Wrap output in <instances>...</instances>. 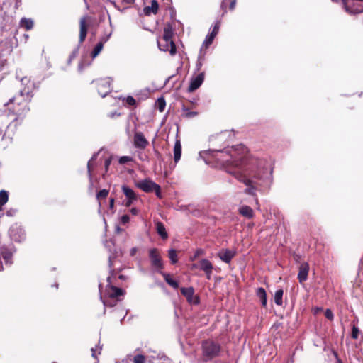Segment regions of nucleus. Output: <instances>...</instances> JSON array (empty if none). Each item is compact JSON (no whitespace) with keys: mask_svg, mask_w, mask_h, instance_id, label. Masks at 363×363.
Instances as JSON below:
<instances>
[{"mask_svg":"<svg viewBox=\"0 0 363 363\" xmlns=\"http://www.w3.org/2000/svg\"><path fill=\"white\" fill-rule=\"evenodd\" d=\"M213 157L217 162L226 168L227 172L229 171H247V166L254 164L257 160L252 158H248L246 155V148L242 145H238L230 148L223 150H215Z\"/></svg>","mask_w":363,"mask_h":363,"instance_id":"nucleus-1","label":"nucleus"},{"mask_svg":"<svg viewBox=\"0 0 363 363\" xmlns=\"http://www.w3.org/2000/svg\"><path fill=\"white\" fill-rule=\"evenodd\" d=\"M95 85L98 94L101 97H105L111 91V83L108 78L100 79L95 81Z\"/></svg>","mask_w":363,"mask_h":363,"instance_id":"nucleus-9","label":"nucleus"},{"mask_svg":"<svg viewBox=\"0 0 363 363\" xmlns=\"http://www.w3.org/2000/svg\"><path fill=\"white\" fill-rule=\"evenodd\" d=\"M309 272V264L307 262L301 263L299 266L298 274V281L302 284L308 279Z\"/></svg>","mask_w":363,"mask_h":363,"instance_id":"nucleus-16","label":"nucleus"},{"mask_svg":"<svg viewBox=\"0 0 363 363\" xmlns=\"http://www.w3.org/2000/svg\"><path fill=\"white\" fill-rule=\"evenodd\" d=\"M334 2H337L338 0H332Z\"/></svg>","mask_w":363,"mask_h":363,"instance_id":"nucleus-61","label":"nucleus"},{"mask_svg":"<svg viewBox=\"0 0 363 363\" xmlns=\"http://www.w3.org/2000/svg\"><path fill=\"white\" fill-rule=\"evenodd\" d=\"M87 16L82 17L79 21V43L82 44L87 35L88 32V23Z\"/></svg>","mask_w":363,"mask_h":363,"instance_id":"nucleus-12","label":"nucleus"},{"mask_svg":"<svg viewBox=\"0 0 363 363\" xmlns=\"http://www.w3.org/2000/svg\"><path fill=\"white\" fill-rule=\"evenodd\" d=\"M181 294L186 297L189 303L199 304V298L194 296V289L193 287H182L180 289Z\"/></svg>","mask_w":363,"mask_h":363,"instance_id":"nucleus-11","label":"nucleus"},{"mask_svg":"<svg viewBox=\"0 0 363 363\" xmlns=\"http://www.w3.org/2000/svg\"><path fill=\"white\" fill-rule=\"evenodd\" d=\"M9 200V194L5 190L0 191V211H2V207L5 205Z\"/></svg>","mask_w":363,"mask_h":363,"instance_id":"nucleus-30","label":"nucleus"},{"mask_svg":"<svg viewBox=\"0 0 363 363\" xmlns=\"http://www.w3.org/2000/svg\"><path fill=\"white\" fill-rule=\"evenodd\" d=\"M200 263V269L203 270L206 275V278L209 280L211 278V274L213 272V264L212 263L206 259H202L199 261Z\"/></svg>","mask_w":363,"mask_h":363,"instance_id":"nucleus-17","label":"nucleus"},{"mask_svg":"<svg viewBox=\"0 0 363 363\" xmlns=\"http://www.w3.org/2000/svg\"><path fill=\"white\" fill-rule=\"evenodd\" d=\"M359 328L355 325H353V326L352 328V333H351L352 338L357 340L359 337Z\"/></svg>","mask_w":363,"mask_h":363,"instance_id":"nucleus-41","label":"nucleus"},{"mask_svg":"<svg viewBox=\"0 0 363 363\" xmlns=\"http://www.w3.org/2000/svg\"><path fill=\"white\" fill-rule=\"evenodd\" d=\"M202 252V250H197L196 253V256L199 255V254H201Z\"/></svg>","mask_w":363,"mask_h":363,"instance_id":"nucleus-55","label":"nucleus"},{"mask_svg":"<svg viewBox=\"0 0 363 363\" xmlns=\"http://www.w3.org/2000/svg\"><path fill=\"white\" fill-rule=\"evenodd\" d=\"M284 291L282 289L277 290L274 294V302L277 306H282L283 301L282 297Z\"/></svg>","mask_w":363,"mask_h":363,"instance_id":"nucleus-32","label":"nucleus"},{"mask_svg":"<svg viewBox=\"0 0 363 363\" xmlns=\"http://www.w3.org/2000/svg\"><path fill=\"white\" fill-rule=\"evenodd\" d=\"M342 3H343L344 7H345L346 11L348 12V13H359L363 12V8L362 7H361V8H354V9L351 8L350 6H349L347 5V3L346 0H342Z\"/></svg>","mask_w":363,"mask_h":363,"instance_id":"nucleus-31","label":"nucleus"},{"mask_svg":"<svg viewBox=\"0 0 363 363\" xmlns=\"http://www.w3.org/2000/svg\"><path fill=\"white\" fill-rule=\"evenodd\" d=\"M238 212L241 216H242L248 219L253 218L255 216V213H254L253 209L250 206H247V205H243V206H240L238 209Z\"/></svg>","mask_w":363,"mask_h":363,"instance_id":"nucleus-19","label":"nucleus"},{"mask_svg":"<svg viewBox=\"0 0 363 363\" xmlns=\"http://www.w3.org/2000/svg\"><path fill=\"white\" fill-rule=\"evenodd\" d=\"M155 154L157 155V157H161L160 153L157 150H155Z\"/></svg>","mask_w":363,"mask_h":363,"instance_id":"nucleus-54","label":"nucleus"},{"mask_svg":"<svg viewBox=\"0 0 363 363\" xmlns=\"http://www.w3.org/2000/svg\"><path fill=\"white\" fill-rule=\"evenodd\" d=\"M160 274H162L165 281L171 286L172 288L177 289L179 288V283L178 281L174 280L171 275L169 274L165 273V272H160Z\"/></svg>","mask_w":363,"mask_h":363,"instance_id":"nucleus-25","label":"nucleus"},{"mask_svg":"<svg viewBox=\"0 0 363 363\" xmlns=\"http://www.w3.org/2000/svg\"><path fill=\"white\" fill-rule=\"evenodd\" d=\"M34 22L31 18H22L19 22V26L26 30H30L33 29Z\"/></svg>","mask_w":363,"mask_h":363,"instance_id":"nucleus-23","label":"nucleus"},{"mask_svg":"<svg viewBox=\"0 0 363 363\" xmlns=\"http://www.w3.org/2000/svg\"><path fill=\"white\" fill-rule=\"evenodd\" d=\"M21 84L23 86V88L21 89L17 95H21L24 99L31 101L33 96V91L35 88L34 82L26 77L22 78Z\"/></svg>","mask_w":363,"mask_h":363,"instance_id":"nucleus-8","label":"nucleus"},{"mask_svg":"<svg viewBox=\"0 0 363 363\" xmlns=\"http://www.w3.org/2000/svg\"><path fill=\"white\" fill-rule=\"evenodd\" d=\"M131 361H133V363H145L146 357L143 354H137Z\"/></svg>","mask_w":363,"mask_h":363,"instance_id":"nucleus-39","label":"nucleus"},{"mask_svg":"<svg viewBox=\"0 0 363 363\" xmlns=\"http://www.w3.org/2000/svg\"><path fill=\"white\" fill-rule=\"evenodd\" d=\"M111 163V158H108L105 160V168H106V171L107 172L108 171V167L110 166Z\"/></svg>","mask_w":363,"mask_h":363,"instance_id":"nucleus-45","label":"nucleus"},{"mask_svg":"<svg viewBox=\"0 0 363 363\" xmlns=\"http://www.w3.org/2000/svg\"><path fill=\"white\" fill-rule=\"evenodd\" d=\"M97 350V348L94 349V348H91V353H92V357H94V358H96V351Z\"/></svg>","mask_w":363,"mask_h":363,"instance_id":"nucleus-50","label":"nucleus"},{"mask_svg":"<svg viewBox=\"0 0 363 363\" xmlns=\"http://www.w3.org/2000/svg\"><path fill=\"white\" fill-rule=\"evenodd\" d=\"M140 160L144 161V160H145V157H143V158H142V157H140Z\"/></svg>","mask_w":363,"mask_h":363,"instance_id":"nucleus-58","label":"nucleus"},{"mask_svg":"<svg viewBox=\"0 0 363 363\" xmlns=\"http://www.w3.org/2000/svg\"><path fill=\"white\" fill-rule=\"evenodd\" d=\"M325 316L327 319L333 320L334 318L333 313L330 309H326Z\"/></svg>","mask_w":363,"mask_h":363,"instance_id":"nucleus-43","label":"nucleus"},{"mask_svg":"<svg viewBox=\"0 0 363 363\" xmlns=\"http://www.w3.org/2000/svg\"><path fill=\"white\" fill-rule=\"evenodd\" d=\"M115 116H120V113H117L116 112H112V113H110L108 116L110 118H114Z\"/></svg>","mask_w":363,"mask_h":363,"instance_id":"nucleus-51","label":"nucleus"},{"mask_svg":"<svg viewBox=\"0 0 363 363\" xmlns=\"http://www.w3.org/2000/svg\"><path fill=\"white\" fill-rule=\"evenodd\" d=\"M201 348V359L205 362L219 357L221 352V345L220 343L211 339L202 341Z\"/></svg>","mask_w":363,"mask_h":363,"instance_id":"nucleus-4","label":"nucleus"},{"mask_svg":"<svg viewBox=\"0 0 363 363\" xmlns=\"http://www.w3.org/2000/svg\"><path fill=\"white\" fill-rule=\"evenodd\" d=\"M235 4L236 0H223L221 9L223 13H225L227 7H228L230 11H233L235 7Z\"/></svg>","mask_w":363,"mask_h":363,"instance_id":"nucleus-27","label":"nucleus"},{"mask_svg":"<svg viewBox=\"0 0 363 363\" xmlns=\"http://www.w3.org/2000/svg\"><path fill=\"white\" fill-rule=\"evenodd\" d=\"M109 267L111 268L112 267V262H111V257L109 258Z\"/></svg>","mask_w":363,"mask_h":363,"instance_id":"nucleus-56","label":"nucleus"},{"mask_svg":"<svg viewBox=\"0 0 363 363\" xmlns=\"http://www.w3.org/2000/svg\"><path fill=\"white\" fill-rule=\"evenodd\" d=\"M140 160L144 161V160H145V157H143V158H142V157H140Z\"/></svg>","mask_w":363,"mask_h":363,"instance_id":"nucleus-59","label":"nucleus"},{"mask_svg":"<svg viewBox=\"0 0 363 363\" xmlns=\"http://www.w3.org/2000/svg\"><path fill=\"white\" fill-rule=\"evenodd\" d=\"M182 156V144L180 140H177L174 147V161L177 163Z\"/></svg>","mask_w":363,"mask_h":363,"instance_id":"nucleus-22","label":"nucleus"},{"mask_svg":"<svg viewBox=\"0 0 363 363\" xmlns=\"http://www.w3.org/2000/svg\"><path fill=\"white\" fill-rule=\"evenodd\" d=\"M247 171H229V174L233 175L238 180L243 182L248 187L245 190L247 194L254 196L255 194V186L264 185L269 179L268 173L266 169H260L257 166V162L254 164L247 166Z\"/></svg>","mask_w":363,"mask_h":363,"instance_id":"nucleus-2","label":"nucleus"},{"mask_svg":"<svg viewBox=\"0 0 363 363\" xmlns=\"http://www.w3.org/2000/svg\"><path fill=\"white\" fill-rule=\"evenodd\" d=\"M159 8L158 2L156 0L151 1L150 6H145L144 8V13L145 15L149 16L151 13L156 14Z\"/></svg>","mask_w":363,"mask_h":363,"instance_id":"nucleus-24","label":"nucleus"},{"mask_svg":"<svg viewBox=\"0 0 363 363\" xmlns=\"http://www.w3.org/2000/svg\"><path fill=\"white\" fill-rule=\"evenodd\" d=\"M132 160H133V158L131 157L123 156V157H120L119 163L121 164H125L127 162H131Z\"/></svg>","mask_w":363,"mask_h":363,"instance_id":"nucleus-42","label":"nucleus"},{"mask_svg":"<svg viewBox=\"0 0 363 363\" xmlns=\"http://www.w3.org/2000/svg\"><path fill=\"white\" fill-rule=\"evenodd\" d=\"M148 255L152 267L159 273L162 272L164 265L160 250L157 248H151L149 250Z\"/></svg>","mask_w":363,"mask_h":363,"instance_id":"nucleus-7","label":"nucleus"},{"mask_svg":"<svg viewBox=\"0 0 363 363\" xmlns=\"http://www.w3.org/2000/svg\"><path fill=\"white\" fill-rule=\"evenodd\" d=\"M122 191L127 199H137V195L135 191L130 187L123 185L122 186Z\"/></svg>","mask_w":363,"mask_h":363,"instance_id":"nucleus-28","label":"nucleus"},{"mask_svg":"<svg viewBox=\"0 0 363 363\" xmlns=\"http://www.w3.org/2000/svg\"><path fill=\"white\" fill-rule=\"evenodd\" d=\"M118 278L121 279H125V276L124 275H120L118 277Z\"/></svg>","mask_w":363,"mask_h":363,"instance_id":"nucleus-57","label":"nucleus"},{"mask_svg":"<svg viewBox=\"0 0 363 363\" xmlns=\"http://www.w3.org/2000/svg\"><path fill=\"white\" fill-rule=\"evenodd\" d=\"M1 256H2L3 259H4V261L6 262V263H9V264L12 263L13 254L10 250H3L1 252Z\"/></svg>","mask_w":363,"mask_h":363,"instance_id":"nucleus-34","label":"nucleus"},{"mask_svg":"<svg viewBox=\"0 0 363 363\" xmlns=\"http://www.w3.org/2000/svg\"><path fill=\"white\" fill-rule=\"evenodd\" d=\"M30 102V101L28 100L24 99V97H22V96L16 95L5 104L8 115L14 117L10 125L17 126L21 124L30 110L28 106Z\"/></svg>","mask_w":363,"mask_h":363,"instance_id":"nucleus-3","label":"nucleus"},{"mask_svg":"<svg viewBox=\"0 0 363 363\" xmlns=\"http://www.w3.org/2000/svg\"><path fill=\"white\" fill-rule=\"evenodd\" d=\"M149 145L148 140L145 138L142 132L136 131L133 136V145L137 149L144 150Z\"/></svg>","mask_w":363,"mask_h":363,"instance_id":"nucleus-10","label":"nucleus"},{"mask_svg":"<svg viewBox=\"0 0 363 363\" xmlns=\"http://www.w3.org/2000/svg\"><path fill=\"white\" fill-rule=\"evenodd\" d=\"M138 188L145 193L155 192L157 198L162 199V194L160 185L152 182L150 179H145L136 184Z\"/></svg>","mask_w":363,"mask_h":363,"instance_id":"nucleus-6","label":"nucleus"},{"mask_svg":"<svg viewBox=\"0 0 363 363\" xmlns=\"http://www.w3.org/2000/svg\"><path fill=\"white\" fill-rule=\"evenodd\" d=\"M114 203H115L114 198H111L109 200V208L110 209H111V210L114 209Z\"/></svg>","mask_w":363,"mask_h":363,"instance_id":"nucleus-46","label":"nucleus"},{"mask_svg":"<svg viewBox=\"0 0 363 363\" xmlns=\"http://www.w3.org/2000/svg\"><path fill=\"white\" fill-rule=\"evenodd\" d=\"M130 221V217L128 215H123L121 218V223L123 225H125Z\"/></svg>","mask_w":363,"mask_h":363,"instance_id":"nucleus-44","label":"nucleus"},{"mask_svg":"<svg viewBox=\"0 0 363 363\" xmlns=\"http://www.w3.org/2000/svg\"><path fill=\"white\" fill-rule=\"evenodd\" d=\"M106 41V40H104V41L103 40H100L96 45V46L94 47L93 51L91 52V57L93 58L96 57L100 52L103 49V47H104V42Z\"/></svg>","mask_w":363,"mask_h":363,"instance_id":"nucleus-29","label":"nucleus"},{"mask_svg":"<svg viewBox=\"0 0 363 363\" xmlns=\"http://www.w3.org/2000/svg\"><path fill=\"white\" fill-rule=\"evenodd\" d=\"M155 228H156V232L157 233V234L160 236V238L165 240H167L168 238V233L166 230V228H165V226L163 224V223H162L161 221H156L155 222Z\"/></svg>","mask_w":363,"mask_h":363,"instance_id":"nucleus-20","label":"nucleus"},{"mask_svg":"<svg viewBox=\"0 0 363 363\" xmlns=\"http://www.w3.org/2000/svg\"><path fill=\"white\" fill-rule=\"evenodd\" d=\"M174 28L171 23H167L164 28V34L162 37V41L170 42L173 40Z\"/></svg>","mask_w":363,"mask_h":363,"instance_id":"nucleus-18","label":"nucleus"},{"mask_svg":"<svg viewBox=\"0 0 363 363\" xmlns=\"http://www.w3.org/2000/svg\"><path fill=\"white\" fill-rule=\"evenodd\" d=\"M158 46L160 49L164 52H169L172 56H174L177 53V48L176 45L173 40H170V42L167 41H158Z\"/></svg>","mask_w":363,"mask_h":363,"instance_id":"nucleus-14","label":"nucleus"},{"mask_svg":"<svg viewBox=\"0 0 363 363\" xmlns=\"http://www.w3.org/2000/svg\"><path fill=\"white\" fill-rule=\"evenodd\" d=\"M130 212L133 215H137L138 213V210L136 208H132L130 209Z\"/></svg>","mask_w":363,"mask_h":363,"instance_id":"nucleus-49","label":"nucleus"},{"mask_svg":"<svg viewBox=\"0 0 363 363\" xmlns=\"http://www.w3.org/2000/svg\"><path fill=\"white\" fill-rule=\"evenodd\" d=\"M235 255L236 252L229 249H222L218 254L219 258L227 264H229Z\"/></svg>","mask_w":363,"mask_h":363,"instance_id":"nucleus-15","label":"nucleus"},{"mask_svg":"<svg viewBox=\"0 0 363 363\" xmlns=\"http://www.w3.org/2000/svg\"><path fill=\"white\" fill-rule=\"evenodd\" d=\"M182 117L186 119L193 118L199 115L198 111H191L189 107L186 106L185 105L182 106Z\"/></svg>","mask_w":363,"mask_h":363,"instance_id":"nucleus-21","label":"nucleus"},{"mask_svg":"<svg viewBox=\"0 0 363 363\" xmlns=\"http://www.w3.org/2000/svg\"><path fill=\"white\" fill-rule=\"evenodd\" d=\"M114 276V270H111V276L107 278V285L106 286V294L108 298L120 301V297L123 296L125 294V290L115 286L113 284V277Z\"/></svg>","mask_w":363,"mask_h":363,"instance_id":"nucleus-5","label":"nucleus"},{"mask_svg":"<svg viewBox=\"0 0 363 363\" xmlns=\"http://www.w3.org/2000/svg\"><path fill=\"white\" fill-rule=\"evenodd\" d=\"M216 37L211 33H209L206 37L205 40L203 41L202 49L204 48L205 49H207L213 43L214 38Z\"/></svg>","mask_w":363,"mask_h":363,"instance_id":"nucleus-36","label":"nucleus"},{"mask_svg":"<svg viewBox=\"0 0 363 363\" xmlns=\"http://www.w3.org/2000/svg\"><path fill=\"white\" fill-rule=\"evenodd\" d=\"M127 4H132L134 3L135 0H123Z\"/></svg>","mask_w":363,"mask_h":363,"instance_id":"nucleus-52","label":"nucleus"},{"mask_svg":"<svg viewBox=\"0 0 363 363\" xmlns=\"http://www.w3.org/2000/svg\"><path fill=\"white\" fill-rule=\"evenodd\" d=\"M168 257L172 264H175L178 262L177 252L174 249L168 251Z\"/></svg>","mask_w":363,"mask_h":363,"instance_id":"nucleus-35","label":"nucleus"},{"mask_svg":"<svg viewBox=\"0 0 363 363\" xmlns=\"http://www.w3.org/2000/svg\"><path fill=\"white\" fill-rule=\"evenodd\" d=\"M123 104L125 106H135L137 104L136 100L131 96H128L123 99Z\"/></svg>","mask_w":363,"mask_h":363,"instance_id":"nucleus-33","label":"nucleus"},{"mask_svg":"<svg viewBox=\"0 0 363 363\" xmlns=\"http://www.w3.org/2000/svg\"><path fill=\"white\" fill-rule=\"evenodd\" d=\"M109 193V190L102 189L96 194V199L99 201L102 199H106Z\"/></svg>","mask_w":363,"mask_h":363,"instance_id":"nucleus-38","label":"nucleus"},{"mask_svg":"<svg viewBox=\"0 0 363 363\" xmlns=\"http://www.w3.org/2000/svg\"><path fill=\"white\" fill-rule=\"evenodd\" d=\"M256 295L259 298L262 306L265 308L267 306V293L264 288L259 287L257 289Z\"/></svg>","mask_w":363,"mask_h":363,"instance_id":"nucleus-26","label":"nucleus"},{"mask_svg":"<svg viewBox=\"0 0 363 363\" xmlns=\"http://www.w3.org/2000/svg\"><path fill=\"white\" fill-rule=\"evenodd\" d=\"M166 101L163 97L159 98L156 101V106L160 112L164 110Z\"/></svg>","mask_w":363,"mask_h":363,"instance_id":"nucleus-37","label":"nucleus"},{"mask_svg":"<svg viewBox=\"0 0 363 363\" xmlns=\"http://www.w3.org/2000/svg\"><path fill=\"white\" fill-rule=\"evenodd\" d=\"M220 26V21H216L213 26L212 31L210 33L216 37L219 32Z\"/></svg>","mask_w":363,"mask_h":363,"instance_id":"nucleus-40","label":"nucleus"},{"mask_svg":"<svg viewBox=\"0 0 363 363\" xmlns=\"http://www.w3.org/2000/svg\"><path fill=\"white\" fill-rule=\"evenodd\" d=\"M138 252V248L137 247H133L130 251V255L133 257L135 255L136 252Z\"/></svg>","mask_w":363,"mask_h":363,"instance_id":"nucleus-47","label":"nucleus"},{"mask_svg":"<svg viewBox=\"0 0 363 363\" xmlns=\"http://www.w3.org/2000/svg\"><path fill=\"white\" fill-rule=\"evenodd\" d=\"M337 362H338V363H342V361H341L340 359H338V360H337Z\"/></svg>","mask_w":363,"mask_h":363,"instance_id":"nucleus-60","label":"nucleus"},{"mask_svg":"<svg viewBox=\"0 0 363 363\" xmlns=\"http://www.w3.org/2000/svg\"><path fill=\"white\" fill-rule=\"evenodd\" d=\"M204 72H201L196 77L191 79L189 86L188 87L189 92H193L200 87L204 80Z\"/></svg>","mask_w":363,"mask_h":363,"instance_id":"nucleus-13","label":"nucleus"},{"mask_svg":"<svg viewBox=\"0 0 363 363\" xmlns=\"http://www.w3.org/2000/svg\"><path fill=\"white\" fill-rule=\"evenodd\" d=\"M52 363H57V362H53Z\"/></svg>","mask_w":363,"mask_h":363,"instance_id":"nucleus-62","label":"nucleus"},{"mask_svg":"<svg viewBox=\"0 0 363 363\" xmlns=\"http://www.w3.org/2000/svg\"><path fill=\"white\" fill-rule=\"evenodd\" d=\"M135 200H136V199H128V200L126 201V202H125V206L126 207H129V206H131V204L133 203V202L134 201H135Z\"/></svg>","mask_w":363,"mask_h":363,"instance_id":"nucleus-48","label":"nucleus"},{"mask_svg":"<svg viewBox=\"0 0 363 363\" xmlns=\"http://www.w3.org/2000/svg\"><path fill=\"white\" fill-rule=\"evenodd\" d=\"M91 160H89L87 164L88 171L91 172Z\"/></svg>","mask_w":363,"mask_h":363,"instance_id":"nucleus-53","label":"nucleus"}]
</instances>
